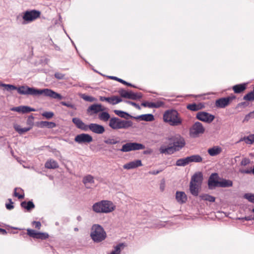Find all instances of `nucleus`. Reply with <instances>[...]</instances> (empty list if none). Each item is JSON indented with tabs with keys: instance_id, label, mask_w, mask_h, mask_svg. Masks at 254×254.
<instances>
[{
	"instance_id": "nucleus-52",
	"label": "nucleus",
	"mask_w": 254,
	"mask_h": 254,
	"mask_svg": "<svg viewBox=\"0 0 254 254\" xmlns=\"http://www.w3.org/2000/svg\"><path fill=\"white\" fill-rule=\"evenodd\" d=\"M244 141L246 142V143L248 144H253V142L252 141L251 135H250L248 136H245L244 137Z\"/></svg>"
},
{
	"instance_id": "nucleus-11",
	"label": "nucleus",
	"mask_w": 254,
	"mask_h": 254,
	"mask_svg": "<svg viewBox=\"0 0 254 254\" xmlns=\"http://www.w3.org/2000/svg\"><path fill=\"white\" fill-rule=\"evenodd\" d=\"M196 118L199 121L210 124L215 119V116L205 112H199L196 114Z\"/></svg>"
},
{
	"instance_id": "nucleus-38",
	"label": "nucleus",
	"mask_w": 254,
	"mask_h": 254,
	"mask_svg": "<svg viewBox=\"0 0 254 254\" xmlns=\"http://www.w3.org/2000/svg\"><path fill=\"white\" fill-rule=\"evenodd\" d=\"M82 182L85 185L87 183L93 184L94 183V178L92 175H88L83 178Z\"/></svg>"
},
{
	"instance_id": "nucleus-34",
	"label": "nucleus",
	"mask_w": 254,
	"mask_h": 254,
	"mask_svg": "<svg viewBox=\"0 0 254 254\" xmlns=\"http://www.w3.org/2000/svg\"><path fill=\"white\" fill-rule=\"evenodd\" d=\"M105 143L109 145H114L119 143L120 141L118 138H115L114 137H109L104 140Z\"/></svg>"
},
{
	"instance_id": "nucleus-10",
	"label": "nucleus",
	"mask_w": 254,
	"mask_h": 254,
	"mask_svg": "<svg viewBox=\"0 0 254 254\" xmlns=\"http://www.w3.org/2000/svg\"><path fill=\"white\" fill-rule=\"evenodd\" d=\"M27 234L33 239L43 240H46L49 237V235L47 233L38 232L35 230L31 229H27Z\"/></svg>"
},
{
	"instance_id": "nucleus-4",
	"label": "nucleus",
	"mask_w": 254,
	"mask_h": 254,
	"mask_svg": "<svg viewBox=\"0 0 254 254\" xmlns=\"http://www.w3.org/2000/svg\"><path fill=\"white\" fill-rule=\"evenodd\" d=\"M92 209L96 213H108L114 211L115 206L112 202L103 200L94 203Z\"/></svg>"
},
{
	"instance_id": "nucleus-13",
	"label": "nucleus",
	"mask_w": 254,
	"mask_h": 254,
	"mask_svg": "<svg viewBox=\"0 0 254 254\" xmlns=\"http://www.w3.org/2000/svg\"><path fill=\"white\" fill-rule=\"evenodd\" d=\"M92 140L93 138L90 135L84 133L77 135L74 138V141L79 144L89 143Z\"/></svg>"
},
{
	"instance_id": "nucleus-9",
	"label": "nucleus",
	"mask_w": 254,
	"mask_h": 254,
	"mask_svg": "<svg viewBox=\"0 0 254 254\" xmlns=\"http://www.w3.org/2000/svg\"><path fill=\"white\" fill-rule=\"evenodd\" d=\"M205 128L202 124L199 122H195L190 129V135L193 137H197L199 134H203Z\"/></svg>"
},
{
	"instance_id": "nucleus-58",
	"label": "nucleus",
	"mask_w": 254,
	"mask_h": 254,
	"mask_svg": "<svg viewBox=\"0 0 254 254\" xmlns=\"http://www.w3.org/2000/svg\"><path fill=\"white\" fill-rule=\"evenodd\" d=\"M239 171H240V173H241L242 174H249L252 173V170L240 169Z\"/></svg>"
},
{
	"instance_id": "nucleus-26",
	"label": "nucleus",
	"mask_w": 254,
	"mask_h": 254,
	"mask_svg": "<svg viewBox=\"0 0 254 254\" xmlns=\"http://www.w3.org/2000/svg\"><path fill=\"white\" fill-rule=\"evenodd\" d=\"M114 112L117 116H119L121 118H124L126 120H128L129 118L133 119V116L129 115L128 113L123 111L115 110L114 111Z\"/></svg>"
},
{
	"instance_id": "nucleus-47",
	"label": "nucleus",
	"mask_w": 254,
	"mask_h": 254,
	"mask_svg": "<svg viewBox=\"0 0 254 254\" xmlns=\"http://www.w3.org/2000/svg\"><path fill=\"white\" fill-rule=\"evenodd\" d=\"M20 190L21 191H23V190L22 189H21L20 188H15L14 189V196H15V197H18L19 199H22L24 198V194L23 193V194H19L18 192H17L16 190Z\"/></svg>"
},
{
	"instance_id": "nucleus-22",
	"label": "nucleus",
	"mask_w": 254,
	"mask_h": 254,
	"mask_svg": "<svg viewBox=\"0 0 254 254\" xmlns=\"http://www.w3.org/2000/svg\"><path fill=\"white\" fill-rule=\"evenodd\" d=\"M176 199L179 203L183 204L187 201V197L184 192L178 191L176 193Z\"/></svg>"
},
{
	"instance_id": "nucleus-6",
	"label": "nucleus",
	"mask_w": 254,
	"mask_h": 254,
	"mask_svg": "<svg viewBox=\"0 0 254 254\" xmlns=\"http://www.w3.org/2000/svg\"><path fill=\"white\" fill-rule=\"evenodd\" d=\"M90 237L94 242L99 243L105 239L106 233L102 226L95 224L91 228Z\"/></svg>"
},
{
	"instance_id": "nucleus-54",
	"label": "nucleus",
	"mask_w": 254,
	"mask_h": 254,
	"mask_svg": "<svg viewBox=\"0 0 254 254\" xmlns=\"http://www.w3.org/2000/svg\"><path fill=\"white\" fill-rule=\"evenodd\" d=\"M54 76L58 79H63L64 78L65 74L60 72H56Z\"/></svg>"
},
{
	"instance_id": "nucleus-12",
	"label": "nucleus",
	"mask_w": 254,
	"mask_h": 254,
	"mask_svg": "<svg viewBox=\"0 0 254 254\" xmlns=\"http://www.w3.org/2000/svg\"><path fill=\"white\" fill-rule=\"evenodd\" d=\"M220 179L217 173H212L209 177L208 180V186L210 190H213L216 187H218Z\"/></svg>"
},
{
	"instance_id": "nucleus-25",
	"label": "nucleus",
	"mask_w": 254,
	"mask_h": 254,
	"mask_svg": "<svg viewBox=\"0 0 254 254\" xmlns=\"http://www.w3.org/2000/svg\"><path fill=\"white\" fill-rule=\"evenodd\" d=\"M133 119H140L146 122H151L154 120V116L151 114H143L137 117H133Z\"/></svg>"
},
{
	"instance_id": "nucleus-45",
	"label": "nucleus",
	"mask_w": 254,
	"mask_h": 254,
	"mask_svg": "<svg viewBox=\"0 0 254 254\" xmlns=\"http://www.w3.org/2000/svg\"><path fill=\"white\" fill-rule=\"evenodd\" d=\"M60 104L63 106H66L69 108L72 109L73 110H76V108L75 105L71 103L70 102H66L64 101L61 102Z\"/></svg>"
},
{
	"instance_id": "nucleus-20",
	"label": "nucleus",
	"mask_w": 254,
	"mask_h": 254,
	"mask_svg": "<svg viewBox=\"0 0 254 254\" xmlns=\"http://www.w3.org/2000/svg\"><path fill=\"white\" fill-rule=\"evenodd\" d=\"M229 105V100L227 97L219 98L215 101V106L219 108H224Z\"/></svg>"
},
{
	"instance_id": "nucleus-7",
	"label": "nucleus",
	"mask_w": 254,
	"mask_h": 254,
	"mask_svg": "<svg viewBox=\"0 0 254 254\" xmlns=\"http://www.w3.org/2000/svg\"><path fill=\"white\" fill-rule=\"evenodd\" d=\"M145 146L137 142H127L122 146L121 149H113L116 151H121L123 152H127L131 151L139 150L144 149Z\"/></svg>"
},
{
	"instance_id": "nucleus-8",
	"label": "nucleus",
	"mask_w": 254,
	"mask_h": 254,
	"mask_svg": "<svg viewBox=\"0 0 254 254\" xmlns=\"http://www.w3.org/2000/svg\"><path fill=\"white\" fill-rule=\"evenodd\" d=\"M41 12L39 10L33 9L26 10L23 13L22 18L24 20L23 24H26L32 22L40 16Z\"/></svg>"
},
{
	"instance_id": "nucleus-17",
	"label": "nucleus",
	"mask_w": 254,
	"mask_h": 254,
	"mask_svg": "<svg viewBox=\"0 0 254 254\" xmlns=\"http://www.w3.org/2000/svg\"><path fill=\"white\" fill-rule=\"evenodd\" d=\"M72 121L78 128H79L84 131L88 130V125H86L80 119L78 118H73L72 119Z\"/></svg>"
},
{
	"instance_id": "nucleus-44",
	"label": "nucleus",
	"mask_w": 254,
	"mask_h": 254,
	"mask_svg": "<svg viewBox=\"0 0 254 254\" xmlns=\"http://www.w3.org/2000/svg\"><path fill=\"white\" fill-rule=\"evenodd\" d=\"M1 86L5 87V89L8 91L17 89L16 86L11 84L2 83V84H1Z\"/></svg>"
},
{
	"instance_id": "nucleus-33",
	"label": "nucleus",
	"mask_w": 254,
	"mask_h": 254,
	"mask_svg": "<svg viewBox=\"0 0 254 254\" xmlns=\"http://www.w3.org/2000/svg\"><path fill=\"white\" fill-rule=\"evenodd\" d=\"M189 163L188 157H186L185 158L178 159L176 162V165L179 167H184L188 165Z\"/></svg>"
},
{
	"instance_id": "nucleus-57",
	"label": "nucleus",
	"mask_w": 254,
	"mask_h": 254,
	"mask_svg": "<svg viewBox=\"0 0 254 254\" xmlns=\"http://www.w3.org/2000/svg\"><path fill=\"white\" fill-rule=\"evenodd\" d=\"M22 106L14 107L11 109L12 111L17 112L21 113Z\"/></svg>"
},
{
	"instance_id": "nucleus-49",
	"label": "nucleus",
	"mask_w": 254,
	"mask_h": 254,
	"mask_svg": "<svg viewBox=\"0 0 254 254\" xmlns=\"http://www.w3.org/2000/svg\"><path fill=\"white\" fill-rule=\"evenodd\" d=\"M124 246V244L123 243H120L119 244V245H117L115 247V250L114 251H112L113 252H115V253L117 254H120L121 253V248Z\"/></svg>"
},
{
	"instance_id": "nucleus-40",
	"label": "nucleus",
	"mask_w": 254,
	"mask_h": 254,
	"mask_svg": "<svg viewBox=\"0 0 254 254\" xmlns=\"http://www.w3.org/2000/svg\"><path fill=\"white\" fill-rule=\"evenodd\" d=\"M187 108L192 111H197L201 109V107L199 105L193 103L188 105Z\"/></svg>"
},
{
	"instance_id": "nucleus-43",
	"label": "nucleus",
	"mask_w": 254,
	"mask_h": 254,
	"mask_svg": "<svg viewBox=\"0 0 254 254\" xmlns=\"http://www.w3.org/2000/svg\"><path fill=\"white\" fill-rule=\"evenodd\" d=\"M244 198L247 199L249 202L254 203V194L246 193L244 195Z\"/></svg>"
},
{
	"instance_id": "nucleus-2",
	"label": "nucleus",
	"mask_w": 254,
	"mask_h": 254,
	"mask_svg": "<svg viewBox=\"0 0 254 254\" xmlns=\"http://www.w3.org/2000/svg\"><path fill=\"white\" fill-rule=\"evenodd\" d=\"M17 92L21 95H32L33 96H38L41 95L46 97H49L52 99L62 100L64 97L60 94L58 93L54 90L48 89H37L34 87H30L27 86H21L17 87Z\"/></svg>"
},
{
	"instance_id": "nucleus-50",
	"label": "nucleus",
	"mask_w": 254,
	"mask_h": 254,
	"mask_svg": "<svg viewBox=\"0 0 254 254\" xmlns=\"http://www.w3.org/2000/svg\"><path fill=\"white\" fill-rule=\"evenodd\" d=\"M251 162V160L249 158H244L242 159L241 162V165L246 166L249 164Z\"/></svg>"
},
{
	"instance_id": "nucleus-60",
	"label": "nucleus",
	"mask_w": 254,
	"mask_h": 254,
	"mask_svg": "<svg viewBox=\"0 0 254 254\" xmlns=\"http://www.w3.org/2000/svg\"><path fill=\"white\" fill-rule=\"evenodd\" d=\"M248 105H249V103L246 102H241V103H239L237 105V108H239V107H242V106L247 107L248 106Z\"/></svg>"
},
{
	"instance_id": "nucleus-39",
	"label": "nucleus",
	"mask_w": 254,
	"mask_h": 254,
	"mask_svg": "<svg viewBox=\"0 0 254 254\" xmlns=\"http://www.w3.org/2000/svg\"><path fill=\"white\" fill-rule=\"evenodd\" d=\"M243 99L246 101H254V87L253 91L249 92L243 97Z\"/></svg>"
},
{
	"instance_id": "nucleus-59",
	"label": "nucleus",
	"mask_w": 254,
	"mask_h": 254,
	"mask_svg": "<svg viewBox=\"0 0 254 254\" xmlns=\"http://www.w3.org/2000/svg\"><path fill=\"white\" fill-rule=\"evenodd\" d=\"M13 203H6L5 207L8 210H11L13 208L14 206L13 205Z\"/></svg>"
},
{
	"instance_id": "nucleus-29",
	"label": "nucleus",
	"mask_w": 254,
	"mask_h": 254,
	"mask_svg": "<svg viewBox=\"0 0 254 254\" xmlns=\"http://www.w3.org/2000/svg\"><path fill=\"white\" fill-rule=\"evenodd\" d=\"M45 168L47 169H57L59 168V165L57 161L50 159L47 161L45 164Z\"/></svg>"
},
{
	"instance_id": "nucleus-24",
	"label": "nucleus",
	"mask_w": 254,
	"mask_h": 254,
	"mask_svg": "<svg viewBox=\"0 0 254 254\" xmlns=\"http://www.w3.org/2000/svg\"><path fill=\"white\" fill-rule=\"evenodd\" d=\"M247 83L236 84L233 86L232 88L235 93H241L247 88Z\"/></svg>"
},
{
	"instance_id": "nucleus-36",
	"label": "nucleus",
	"mask_w": 254,
	"mask_h": 254,
	"mask_svg": "<svg viewBox=\"0 0 254 254\" xmlns=\"http://www.w3.org/2000/svg\"><path fill=\"white\" fill-rule=\"evenodd\" d=\"M199 197L202 200L208 201L209 202H214L215 200V197L208 194H201L199 196Z\"/></svg>"
},
{
	"instance_id": "nucleus-37",
	"label": "nucleus",
	"mask_w": 254,
	"mask_h": 254,
	"mask_svg": "<svg viewBox=\"0 0 254 254\" xmlns=\"http://www.w3.org/2000/svg\"><path fill=\"white\" fill-rule=\"evenodd\" d=\"M14 127L15 130L20 134H23L31 129V127L21 128L19 125H16Z\"/></svg>"
},
{
	"instance_id": "nucleus-16",
	"label": "nucleus",
	"mask_w": 254,
	"mask_h": 254,
	"mask_svg": "<svg viewBox=\"0 0 254 254\" xmlns=\"http://www.w3.org/2000/svg\"><path fill=\"white\" fill-rule=\"evenodd\" d=\"M99 99L101 101H106L112 105L117 104L122 101V99L117 96H113L111 97L100 96Z\"/></svg>"
},
{
	"instance_id": "nucleus-14",
	"label": "nucleus",
	"mask_w": 254,
	"mask_h": 254,
	"mask_svg": "<svg viewBox=\"0 0 254 254\" xmlns=\"http://www.w3.org/2000/svg\"><path fill=\"white\" fill-rule=\"evenodd\" d=\"M105 108L101 104H93L90 106L87 109V113L90 115L97 114L99 112L104 111Z\"/></svg>"
},
{
	"instance_id": "nucleus-32",
	"label": "nucleus",
	"mask_w": 254,
	"mask_h": 254,
	"mask_svg": "<svg viewBox=\"0 0 254 254\" xmlns=\"http://www.w3.org/2000/svg\"><path fill=\"white\" fill-rule=\"evenodd\" d=\"M20 205L22 208L26 209L27 211H30L35 208V205L32 201H28V202L25 201H22Z\"/></svg>"
},
{
	"instance_id": "nucleus-61",
	"label": "nucleus",
	"mask_w": 254,
	"mask_h": 254,
	"mask_svg": "<svg viewBox=\"0 0 254 254\" xmlns=\"http://www.w3.org/2000/svg\"><path fill=\"white\" fill-rule=\"evenodd\" d=\"M161 172H162V170H154L152 171H150L149 173L151 175H156L160 173Z\"/></svg>"
},
{
	"instance_id": "nucleus-18",
	"label": "nucleus",
	"mask_w": 254,
	"mask_h": 254,
	"mask_svg": "<svg viewBox=\"0 0 254 254\" xmlns=\"http://www.w3.org/2000/svg\"><path fill=\"white\" fill-rule=\"evenodd\" d=\"M141 166H142L141 161L140 160H136L125 164L123 166V168L125 169L130 170Z\"/></svg>"
},
{
	"instance_id": "nucleus-30",
	"label": "nucleus",
	"mask_w": 254,
	"mask_h": 254,
	"mask_svg": "<svg viewBox=\"0 0 254 254\" xmlns=\"http://www.w3.org/2000/svg\"><path fill=\"white\" fill-rule=\"evenodd\" d=\"M220 180L218 187L228 188L233 186V182L231 180L225 179H221Z\"/></svg>"
},
{
	"instance_id": "nucleus-55",
	"label": "nucleus",
	"mask_w": 254,
	"mask_h": 254,
	"mask_svg": "<svg viewBox=\"0 0 254 254\" xmlns=\"http://www.w3.org/2000/svg\"><path fill=\"white\" fill-rule=\"evenodd\" d=\"M34 119V118L32 115L29 116L27 120V124L32 126L33 125Z\"/></svg>"
},
{
	"instance_id": "nucleus-31",
	"label": "nucleus",
	"mask_w": 254,
	"mask_h": 254,
	"mask_svg": "<svg viewBox=\"0 0 254 254\" xmlns=\"http://www.w3.org/2000/svg\"><path fill=\"white\" fill-rule=\"evenodd\" d=\"M189 162L192 163H200L202 161V158L198 154L192 155L190 156H187Z\"/></svg>"
},
{
	"instance_id": "nucleus-51",
	"label": "nucleus",
	"mask_w": 254,
	"mask_h": 254,
	"mask_svg": "<svg viewBox=\"0 0 254 254\" xmlns=\"http://www.w3.org/2000/svg\"><path fill=\"white\" fill-rule=\"evenodd\" d=\"M118 92L122 97L126 98L128 91L125 90L124 89H121L119 90Z\"/></svg>"
},
{
	"instance_id": "nucleus-46",
	"label": "nucleus",
	"mask_w": 254,
	"mask_h": 254,
	"mask_svg": "<svg viewBox=\"0 0 254 254\" xmlns=\"http://www.w3.org/2000/svg\"><path fill=\"white\" fill-rule=\"evenodd\" d=\"M82 98L85 101H88L90 102H94L96 100V99L94 97L86 95L84 94L82 95Z\"/></svg>"
},
{
	"instance_id": "nucleus-48",
	"label": "nucleus",
	"mask_w": 254,
	"mask_h": 254,
	"mask_svg": "<svg viewBox=\"0 0 254 254\" xmlns=\"http://www.w3.org/2000/svg\"><path fill=\"white\" fill-rule=\"evenodd\" d=\"M42 115L46 119H50L54 116V114L52 112H45L42 113Z\"/></svg>"
},
{
	"instance_id": "nucleus-53",
	"label": "nucleus",
	"mask_w": 254,
	"mask_h": 254,
	"mask_svg": "<svg viewBox=\"0 0 254 254\" xmlns=\"http://www.w3.org/2000/svg\"><path fill=\"white\" fill-rule=\"evenodd\" d=\"M108 77L109 78V79H114L115 80H116V81H119V82L120 83H126V81L124 80L123 79H121V78H119L116 76H108Z\"/></svg>"
},
{
	"instance_id": "nucleus-23",
	"label": "nucleus",
	"mask_w": 254,
	"mask_h": 254,
	"mask_svg": "<svg viewBox=\"0 0 254 254\" xmlns=\"http://www.w3.org/2000/svg\"><path fill=\"white\" fill-rule=\"evenodd\" d=\"M164 105L162 102H157V103L144 102L141 103V105L145 107H148L150 108H158Z\"/></svg>"
},
{
	"instance_id": "nucleus-64",
	"label": "nucleus",
	"mask_w": 254,
	"mask_h": 254,
	"mask_svg": "<svg viewBox=\"0 0 254 254\" xmlns=\"http://www.w3.org/2000/svg\"><path fill=\"white\" fill-rule=\"evenodd\" d=\"M0 234L2 235H5L7 234V232L5 229L0 228Z\"/></svg>"
},
{
	"instance_id": "nucleus-63",
	"label": "nucleus",
	"mask_w": 254,
	"mask_h": 254,
	"mask_svg": "<svg viewBox=\"0 0 254 254\" xmlns=\"http://www.w3.org/2000/svg\"><path fill=\"white\" fill-rule=\"evenodd\" d=\"M227 100H229V103L230 104V102L232 100H234L236 98V96L235 95H231L230 96L227 97Z\"/></svg>"
},
{
	"instance_id": "nucleus-35",
	"label": "nucleus",
	"mask_w": 254,
	"mask_h": 254,
	"mask_svg": "<svg viewBox=\"0 0 254 254\" xmlns=\"http://www.w3.org/2000/svg\"><path fill=\"white\" fill-rule=\"evenodd\" d=\"M99 119L105 122L110 120V115L107 112H102L98 115Z\"/></svg>"
},
{
	"instance_id": "nucleus-42",
	"label": "nucleus",
	"mask_w": 254,
	"mask_h": 254,
	"mask_svg": "<svg viewBox=\"0 0 254 254\" xmlns=\"http://www.w3.org/2000/svg\"><path fill=\"white\" fill-rule=\"evenodd\" d=\"M36 110L34 108H31L27 106H22L21 113L25 114L30 112H34Z\"/></svg>"
},
{
	"instance_id": "nucleus-28",
	"label": "nucleus",
	"mask_w": 254,
	"mask_h": 254,
	"mask_svg": "<svg viewBox=\"0 0 254 254\" xmlns=\"http://www.w3.org/2000/svg\"><path fill=\"white\" fill-rule=\"evenodd\" d=\"M208 154L211 156H215L219 154L222 151V149L218 146H214L208 149Z\"/></svg>"
},
{
	"instance_id": "nucleus-1",
	"label": "nucleus",
	"mask_w": 254,
	"mask_h": 254,
	"mask_svg": "<svg viewBox=\"0 0 254 254\" xmlns=\"http://www.w3.org/2000/svg\"><path fill=\"white\" fill-rule=\"evenodd\" d=\"M167 139L170 141L168 146L162 145L159 149L160 154L172 155L182 149L186 144L185 138L179 134L169 137Z\"/></svg>"
},
{
	"instance_id": "nucleus-41",
	"label": "nucleus",
	"mask_w": 254,
	"mask_h": 254,
	"mask_svg": "<svg viewBox=\"0 0 254 254\" xmlns=\"http://www.w3.org/2000/svg\"><path fill=\"white\" fill-rule=\"evenodd\" d=\"M41 125L42 127H47L49 128H52L56 127V124L54 122H49L47 121H42L41 122Z\"/></svg>"
},
{
	"instance_id": "nucleus-27",
	"label": "nucleus",
	"mask_w": 254,
	"mask_h": 254,
	"mask_svg": "<svg viewBox=\"0 0 254 254\" xmlns=\"http://www.w3.org/2000/svg\"><path fill=\"white\" fill-rule=\"evenodd\" d=\"M142 97V94L141 93H134L131 91H128L126 98L132 100H137L141 99Z\"/></svg>"
},
{
	"instance_id": "nucleus-19",
	"label": "nucleus",
	"mask_w": 254,
	"mask_h": 254,
	"mask_svg": "<svg viewBox=\"0 0 254 254\" xmlns=\"http://www.w3.org/2000/svg\"><path fill=\"white\" fill-rule=\"evenodd\" d=\"M203 181V175L201 172H198L195 173L191 177L190 182L196 183L198 185H201Z\"/></svg>"
},
{
	"instance_id": "nucleus-56",
	"label": "nucleus",
	"mask_w": 254,
	"mask_h": 254,
	"mask_svg": "<svg viewBox=\"0 0 254 254\" xmlns=\"http://www.w3.org/2000/svg\"><path fill=\"white\" fill-rule=\"evenodd\" d=\"M126 102L128 104L131 105L132 106H134L135 108L138 110H140L141 109L140 106L135 102L130 101H126Z\"/></svg>"
},
{
	"instance_id": "nucleus-21",
	"label": "nucleus",
	"mask_w": 254,
	"mask_h": 254,
	"mask_svg": "<svg viewBox=\"0 0 254 254\" xmlns=\"http://www.w3.org/2000/svg\"><path fill=\"white\" fill-rule=\"evenodd\" d=\"M201 185H198L196 183H192V182H190V193L194 196H198L199 193V189Z\"/></svg>"
},
{
	"instance_id": "nucleus-15",
	"label": "nucleus",
	"mask_w": 254,
	"mask_h": 254,
	"mask_svg": "<svg viewBox=\"0 0 254 254\" xmlns=\"http://www.w3.org/2000/svg\"><path fill=\"white\" fill-rule=\"evenodd\" d=\"M96 134H102L105 131L104 126L97 124L91 123L88 126V130Z\"/></svg>"
},
{
	"instance_id": "nucleus-3",
	"label": "nucleus",
	"mask_w": 254,
	"mask_h": 254,
	"mask_svg": "<svg viewBox=\"0 0 254 254\" xmlns=\"http://www.w3.org/2000/svg\"><path fill=\"white\" fill-rule=\"evenodd\" d=\"M163 120L172 126H178L182 124V119L180 114L175 110H168L163 114Z\"/></svg>"
},
{
	"instance_id": "nucleus-5",
	"label": "nucleus",
	"mask_w": 254,
	"mask_h": 254,
	"mask_svg": "<svg viewBox=\"0 0 254 254\" xmlns=\"http://www.w3.org/2000/svg\"><path fill=\"white\" fill-rule=\"evenodd\" d=\"M133 123L131 121L122 120L117 117H112L109 120V126L113 129H128L132 127Z\"/></svg>"
},
{
	"instance_id": "nucleus-62",
	"label": "nucleus",
	"mask_w": 254,
	"mask_h": 254,
	"mask_svg": "<svg viewBox=\"0 0 254 254\" xmlns=\"http://www.w3.org/2000/svg\"><path fill=\"white\" fill-rule=\"evenodd\" d=\"M165 187V182L163 181V182H161L160 185V189L162 191H163L164 190Z\"/></svg>"
}]
</instances>
